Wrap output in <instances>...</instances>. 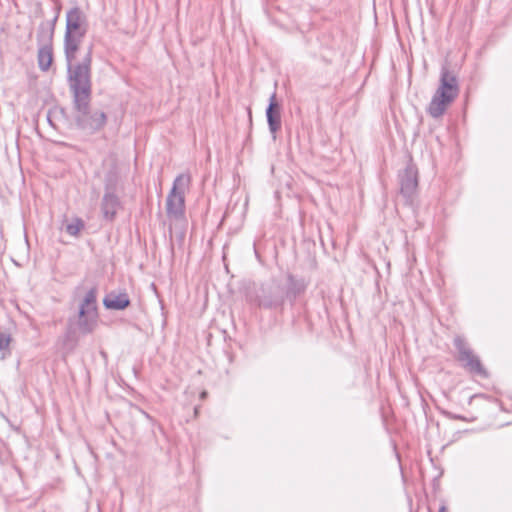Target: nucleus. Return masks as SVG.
<instances>
[{"label": "nucleus", "instance_id": "nucleus-11", "mask_svg": "<svg viewBox=\"0 0 512 512\" xmlns=\"http://www.w3.org/2000/svg\"><path fill=\"white\" fill-rule=\"evenodd\" d=\"M307 288V282L304 278H298L292 274L287 275V288L285 289V299L293 304L296 298L303 294Z\"/></svg>", "mask_w": 512, "mask_h": 512}, {"label": "nucleus", "instance_id": "nucleus-15", "mask_svg": "<svg viewBox=\"0 0 512 512\" xmlns=\"http://www.w3.org/2000/svg\"><path fill=\"white\" fill-rule=\"evenodd\" d=\"M96 300H97V287L93 286L92 288H90L87 291L84 299L82 300V302L80 304L79 310H81V315H83L84 313L97 312Z\"/></svg>", "mask_w": 512, "mask_h": 512}, {"label": "nucleus", "instance_id": "nucleus-20", "mask_svg": "<svg viewBox=\"0 0 512 512\" xmlns=\"http://www.w3.org/2000/svg\"><path fill=\"white\" fill-rule=\"evenodd\" d=\"M439 512H448L445 505H441L439 508Z\"/></svg>", "mask_w": 512, "mask_h": 512}, {"label": "nucleus", "instance_id": "nucleus-22", "mask_svg": "<svg viewBox=\"0 0 512 512\" xmlns=\"http://www.w3.org/2000/svg\"><path fill=\"white\" fill-rule=\"evenodd\" d=\"M206 394H207L206 392H202L201 397L204 398L206 396Z\"/></svg>", "mask_w": 512, "mask_h": 512}, {"label": "nucleus", "instance_id": "nucleus-3", "mask_svg": "<svg viewBox=\"0 0 512 512\" xmlns=\"http://www.w3.org/2000/svg\"><path fill=\"white\" fill-rule=\"evenodd\" d=\"M191 183V175L189 173L179 174L173 182V186L166 198V213L170 221L169 226L170 237H172L173 226L181 228V237L185 234L186 218H185V191Z\"/></svg>", "mask_w": 512, "mask_h": 512}, {"label": "nucleus", "instance_id": "nucleus-10", "mask_svg": "<svg viewBox=\"0 0 512 512\" xmlns=\"http://www.w3.org/2000/svg\"><path fill=\"white\" fill-rule=\"evenodd\" d=\"M130 303L129 295L125 290L110 291L103 299V305L108 310H124Z\"/></svg>", "mask_w": 512, "mask_h": 512}, {"label": "nucleus", "instance_id": "nucleus-12", "mask_svg": "<svg viewBox=\"0 0 512 512\" xmlns=\"http://www.w3.org/2000/svg\"><path fill=\"white\" fill-rule=\"evenodd\" d=\"M119 206L120 201L118 196L115 194V192L109 191V188H107V191H105L104 193L101 204L103 217L106 220L112 221L116 215Z\"/></svg>", "mask_w": 512, "mask_h": 512}, {"label": "nucleus", "instance_id": "nucleus-17", "mask_svg": "<svg viewBox=\"0 0 512 512\" xmlns=\"http://www.w3.org/2000/svg\"><path fill=\"white\" fill-rule=\"evenodd\" d=\"M118 181V175L115 171H111V173L107 176L105 191L109 188V191L115 192L116 184Z\"/></svg>", "mask_w": 512, "mask_h": 512}, {"label": "nucleus", "instance_id": "nucleus-7", "mask_svg": "<svg viewBox=\"0 0 512 512\" xmlns=\"http://www.w3.org/2000/svg\"><path fill=\"white\" fill-rule=\"evenodd\" d=\"M400 194L406 202H411L418 187V171L414 164L409 163L406 168L399 173Z\"/></svg>", "mask_w": 512, "mask_h": 512}, {"label": "nucleus", "instance_id": "nucleus-18", "mask_svg": "<svg viewBox=\"0 0 512 512\" xmlns=\"http://www.w3.org/2000/svg\"><path fill=\"white\" fill-rule=\"evenodd\" d=\"M10 342V335L0 332V351L8 350Z\"/></svg>", "mask_w": 512, "mask_h": 512}, {"label": "nucleus", "instance_id": "nucleus-23", "mask_svg": "<svg viewBox=\"0 0 512 512\" xmlns=\"http://www.w3.org/2000/svg\"><path fill=\"white\" fill-rule=\"evenodd\" d=\"M47 120H48V122L52 125V121H51V119H50V117H49V116L47 117Z\"/></svg>", "mask_w": 512, "mask_h": 512}, {"label": "nucleus", "instance_id": "nucleus-4", "mask_svg": "<svg viewBox=\"0 0 512 512\" xmlns=\"http://www.w3.org/2000/svg\"><path fill=\"white\" fill-rule=\"evenodd\" d=\"M458 94L459 86L456 75L446 66H443L440 73L439 87L432 96L427 107V113L434 119L440 118Z\"/></svg>", "mask_w": 512, "mask_h": 512}, {"label": "nucleus", "instance_id": "nucleus-21", "mask_svg": "<svg viewBox=\"0 0 512 512\" xmlns=\"http://www.w3.org/2000/svg\"><path fill=\"white\" fill-rule=\"evenodd\" d=\"M143 413V415L147 418V419H152L151 416L146 413L145 411H141Z\"/></svg>", "mask_w": 512, "mask_h": 512}, {"label": "nucleus", "instance_id": "nucleus-2", "mask_svg": "<svg viewBox=\"0 0 512 512\" xmlns=\"http://www.w3.org/2000/svg\"><path fill=\"white\" fill-rule=\"evenodd\" d=\"M88 31L86 15L79 7H73L66 13V28L64 34V55L67 62V74L69 69L76 67L74 63L76 54Z\"/></svg>", "mask_w": 512, "mask_h": 512}, {"label": "nucleus", "instance_id": "nucleus-14", "mask_svg": "<svg viewBox=\"0 0 512 512\" xmlns=\"http://www.w3.org/2000/svg\"><path fill=\"white\" fill-rule=\"evenodd\" d=\"M37 62L39 69L47 72L53 63V46L38 47Z\"/></svg>", "mask_w": 512, "mask_h": 512}, {"label": "nucleus", "instance_id": "nucleus-8", "mask_svg": "<svg viewBox=\"0 0 512 512\" xmlns=\"http://www.w3.org/2000/svg\"><path fill=\"white\" fill-rule=\"evenodd\" d=\"M266 118L269 131L273 139H276V133L281 129V105L278 103L276 93L269 98V104L266 108Z\"/></svg>", "mask_w": 512, "mask_h": 512}, {"label": "nucleus", "instance_id": "nucleus-16", "mask_svg": "<svg viewBox=\"0 0 512 512\" xmlns=\"http://www.w3.org/2000/svg\"><path fill=\"white\" fill-rule=\"evenodd\" d=\"M84 228V222L80 218H75L71 223L67 224L66 232L71 236H77L81 229Z\"/></svg>", "mask_w": 512, "mask_h": 512}, {"label": "nucleus", "instance_id": "nucleus-9", "mask_svg": "<svg viewBox=\"0 0 512 512\" xmlns=\"http://www.w3.org/2000/svg\"><path fill=\"white\" fill-rule=\"evenodd\" d=\"M58 20V13L52 20L42 21L37 29L36 40L38 47L53 46L55 26Z\"/></svg>", "mask_w": 512, "mask_h": 512}, {"label": "nucleus", "instance_id": "nucleus-5", "mask_svg": "<svg viewBox=\"0 0 512 512\" xmlns=\"http://www.w3.org/2000/svg\"><path fill=\"white\" fill-rule=\"evenodd\" d=\"M251 303L266 310H282L285 303V289L277 282L263 283L256 290L255 296L249 297Z\"/></svg>", "mask_w": 512, "mask_h": 512}, {"label": "nucleus", "instance_id": "nucleus-24", "mask_svg": "<svg viewBox=\"0 0 512 512\" xmlns=\"http://www.w3.org/2000/svg\"><path fill=\"white\" fill-rule=\"evenodd\" d=\"M194 411H195V414H197L198 413V407H195Z\"/></svg>", "mask_w": 512, "mask_h": 512}, {"label": "nucleus", "instance_id": "nucleus-19", "mask_svg": "<svg viewBox=\"0 0 512 512\" xmlns=\"http://www.w3.org/2000/svg\"><path fill=\"white\" fill-rule=\"evenodd\" d=\"M444 415L448 418V419H451V420H461V421H466V422H469L470 420L467 419L465 416H462V415H459V414H455V413H452V412H448V411H445L444 412Z\"/></svg>", "mask_w": 512, "mask_h": 512}, {"label": "nucleus", "instance_id": "nucleus-6", "mask_svg": "<svg viewBox=\"0 0 512 512\" xmlns=\"http://www.w3.org/2000/svg\"><path fill=\"white\" fill-rule=\"evenodd\" d=\"M454 346L458 351V361L462 363V366L469 372L486 377L487 372L483 368L480 359L474 355L473 351L468 347L467 343L462 337H456L454 339Z\"/></svg>", "mask_w": 512, "mask_h": 512}, {"label": "nucleus", "instance_id": "nucleus-1", "mask_svg": "<svg viewBox=\"0 0 512 512\" xmlns=\"http://www.w3.org/2000/svg\"><path fill=\"white\" fill-rule=\"evenodd\" d=\"M92 46L87 53L77 62L76 67L69 69L67 74L68 86L72 95L74 121L76 126L90 134L101 130L107 122L105 112L91 107L92 99Z\"/></svg>", "mask_w": 512, "mask_h": 512}, {"label": "nucleus", "instance_id": "nucleus-13", "mask_svg": "<svg viewBox=\"0 0 512 512\" xmlns=\"http://www.w3.org/2000/svg\"><path fill=\"white\" fill-rule=\"evenodd\" d=\"M78 317V328L80 332L83 334L92 333L97 326V312L84 313L83 315H81V310H79Z\"/></svg>", "mask_w": 512, "mask_h": 512}]
</instances>
